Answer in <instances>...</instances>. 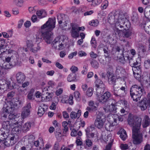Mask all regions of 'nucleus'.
<instances>
[{
  "instance_id": "obj_1",
  "label": "nucleus",
  "mask_w": 150,
  "mask_h": 150,
  "mask_svg": "<svg viewBox=\"0 0 150 150\" xmlns=\"http://www.w3.org/2000/svg\"><path fill=\"white\" fill-rule=\"evenodd\" d=\"M55 18H50L41 27L42 36L47 44L51 43L53 40L51 31L55 27Z\"/></svg>"
},
{
  "instance_id": "obj_2",
  "label": "nucleus",
  "mask_w": 150,
  "mask_h": 150,
  "mask_svg": "<svg viewBox=\"0 0 150 150\" xmlns=\"http://www.w3.org/2000/svg\"><path fill=\"white\" fill-rule=\"evenodd\" d=\"M142 119L136 117L131 114L129 115L127 119L128 124L132 127V138L134 141H142V134H139L141 125Z\"/></svg>"
},
{
  "instance_id": "obj_3",
  "label": "nucleus",
  "mask_w": 150,
  "mask_h": 150,
  "mask_svg": "<svg viewBox=\"0 0 150 150\" xmlns=\"http://www.w3.org/2000/svg\"><path fill=\"white\" fill-rule=\"evenodd\" d=\"M16 64V60L11 57L6 58L5 60H0V65H1L3 68L5 69H11Z\"/></svg>"
},
{
  "instance_id": "obj_4",
  "label": "nucleus",
  "mask_w": 150,
  "mask_h": 150,
  "mask_svg": "<svg viewBox=\"0 0 150 150\" xmlns=\"http://www.w3.org/2000/svg\"><path fill=\"white\" fill-rule=\"evenodd\" d=\"M106 120V115L102 112H99L97 115L94 122L95 127L99 129L103 128Z\"/></svg>"
},
{
  "instance_id": "obj_5",
  "label": "nucleus",
  "mask_w": 150,
  "mask_h": 150,
  "mask_svg": "<svg viewBox=\"0 0 150 150\" xmlns=\"http://www.w3.org/2000/svg\"><path fill=\"white\" fill-rule=\"evenodd\" d=\"M110 102L111 103V104L109 105H105L103 108L104 110L106 112H109L111 114H114L116 112L117 108L116 107V102L115 100L111 99ZM109 104L110 103H109Z\"/></svg>"
},
{
  "instance_id": "obj_6",
  "label": "nucleus",
  "mask_w": 150,
  "mask_h": 150,
  "mask_svg": "<svg viewBox=\"0 0 150 150\" xmlns=\"http://www.w3.org/2000/svg\"><path fill=\"white\" fill-rule=\"evenodd\" d=\"M13 123L12 122L8 121H4L2 122V128L0 130L4 132V134L8 136L9 131L11 129V128H13Z\"/></svg>"
},
{
  "instance_id": "obj_7",
  "label": "nucleus",
  "mask_w": 150,
  "mask_h": 150,
  "mask_svg": "<svg viewBox=\"0 0 150 150\" xmlns=\"http://www.w3.org/2000/svg\"><path fill=\"white\" fill-rule=\"evenodd\" d=\"M113 94L117 96L123 97L126 94L125 88L124 86H118L115 84L114 86Z\"/></svg>"
},
{
  "instance_id": "obj_8",
  "label": "nucleus",
  "mask_w": 150,
  "mask_h": 150,
  "mask_svg": "<svg viewBox=\"0 0 150 150\" xmlns=\"http://www.w3.org/2000/svg\"><path fill=\"white\" fill-rule=\"evenodd\" d=\"M17 105L11 101H9L4 105L3 111L6 113L12 112L17 107Z\"/></svg>"
},
{
  "instance_id": "obj_9",
  "label": "nucleus",
  "mask_w": 150,
  "mask_h": 150,
  "mask_svg": "<svg viewBox=\"0 0 150 150\" xmlns=\"http://www.w3.org/2000/svg\"><path fill=\"white\" fill-rule=\"evenodd\" d=\"M100 94H99L98 95H97L96 94V96L97 97V99L99 102L101 103H104L107 101L111 99H109L111 95L110 93L109 92H106L104 94L100 96Z\"/></svg>"
},
{
  "instance_id": "obj_10",
  "label": "nucleus",
  "mask_w": 150,
  "mask_h": 150,
  "mask_svg": "<svg viewBox=\"0 0 150 150\" xmlns=\"http://www.w3.org/2000/svg\"><path fill=\"white\" fill-rule=\"evenodd\" d=\"M31 108L30 103H28L23 108L21 113V117L23 119L25 118L30 115Z\"/></svg>"
},
{
  "instance_id": "obj_11",
  "label": "nucleus",
  "mask_w": 150,
  "mask_h": 150,
  "mask_svg": "<svg viewBox=\"0 0 150 150\" xmlns=\"http://www.w3.org/2000/svg\"><path fill=\"white\" fill-rule=\"evenodd\" d=\"M64 37L63 36H62L60 38L57 37L53 42L52 41V45L54 48L58 50L63 48L64 44L62 43V42H61L60 41L62 38H63ZM61 40L62 41V40Z\"/></svg>"
},
{
  "instance_id": "obj_12",
  "label": "nucleus",
  "mask_w": 150,
  "mask_h": 150,
  "mask_svg": "<svg viewBox=\"0 0 150 150\" xmlns=\"http://www.w3.org/2000/svg\"><path fill=\"white\" fill-rule=\"evenodd\" d=\"M95 83L96 86L97 87L96 91L97 95H98L104 91L105 85L103 82L100 79H97L96 80Z\"/></svg>"
},
{
  "instance_id": "obj_13",
  "label": "nucleus",
  "mask_w": 150,
  "mask_h": 150,
  "mask_svg": "<svg viewBox=\"0 0 150 150\" xmlns=\"http://www.w3.org/2000/svg\"><path fill=\"white\" fill-rule=\"evenodd\" d=\"M13 88L9 82H6L5 80H0V90L4 92L7 89H11Z\"/></svg>"
},
{
  "instance_id": "obj_14",
  "label": "nucleus",
  "mask_w": 150,
  "mask_h": 150,
  "mask_svg": "<svg viewBox=\"0 0 150 150\" xmlns=\"http://www.w3.org/2000/svg\"><path fill=\"white\" fill-rule=\"evenodd\" d=\"M143 89L139 86L137 85H133L130 90V93L134 94L142 95Z\"/></svg>"
},
{
  "instance_id": "obj_15",
  "label": "nucleus",
  "mask_w": 150,
  "mask_h": 150,
  "mask_svg": "<svg viewBox=\"0 0 150 150\" xmlns=\"http://www.w3.org/2000/svg\"><path fill=\"white\" fill-rule=\"evenodd\" d=\"M137 106L139 107L142 111L145 110L148 107H150L149 105L144 99L139 102L137 103Z\"/></svg>"
},
{
  "instance_id": "obj_16",
  "label": "nucleus",
  "mask_w": 150,
  "mask_h": 150,
  "mask_svg": "<svg viewBox=\"0 0 150 150\" xmlns=\"http://www.w3.org/2000/svg\"><path fill=\"white\" fill-rule=\"evenodd\" d=\"M116 120V119H114V121H108V122L106 124L105 126V128L107 131H112L114 126L117 125Z\"/></svg>"
},
{
  "instance_id": "obj_17",
  "label": "nucleus",
  "mask_w": 150,
  "mask_h": 150,
  "mask_svg": "<svg viewBox=\"0 0 150 150\" xmlns=\"http://www.w3.org/2000/svg\"><path fill=\"white\" fill-rule=\"evenodd\" d=\"M13 128L11 129L13 132H19L21 130L22 123L21 122H18L17 121L13 124Z\"/></svg>"
},
{
  "instance_id": "obj_18",
  "label": "nucleus",
  "mask_w": 150,
  "mask_h": 150,
  "mask_svg": "<svg viewBox=\"0 0 150 150\" xmlns=\"http://www.w3.org/2000/svg\"><path fill=\"white\" fill-rule=\"evenodd\" d=\"M25 76L24 74L21 72H19L16 74V79L17 82L18 83H23L25 81Z\"/></svg>"
},
{
  "instance_id": "obj_19",
  "label": "nucleus",
  "mask_w": 150,
  "mask_h": 150,
  "mask_svg": "<svg viewBox=\"0 0 150 150\" xmlns=\"http://www.w3.org/2000/svg\"><path fill=\"white\" fill-rule=\"evenodd\" d=\"M72 29L71 31V35L73 38H76L79 36V33L76 28L74 24L70 23Z\"/></svg>"
},
{
  "instance_id": "obj_20",
  "label": "nucleus",
  "mask_w": 150,
  "mask_h": 150,
  "mask_svg": "<svg viewBox=\"0 0 150 150\" xmlns=\"http://www.w3.org/2000/svg\"><path fill=\"white\" fill-rule=\"evenodd\" d=\"M47 109V106L45 104H41L38 108V114L40 117L42 116Z\"/></svg>"
},
{
  "instance_id": "obj_21",
  "label": "nucleus",
  "mask_w": 150,
  "mask_h": 150,
  "mask_svg": "<svg viewBox=\"0 0 150 150\" xmlns=\"http://www.w3.org/2000/svg\"><path fill=\"white\" fill-rule=\"evenodd\" d=\"M14 141H0V150H1L5 146H9L15 144Z\"/></svg>"
},
{
  "instance_id": "obj_22",
  "label": "nucleus",
  "mask_w": 150,
  "mask_h": 150,
  "mask_svg": "<svg viewBox=\"0 0 150 150\" xmlns=\"http://www.w3.org/2000/svg\"><path fill=\"white\" fill-rule=\"evenodd\" d=\"M88 105L90 107H88L86 109L88 111L92 112L96 111L97 108L94 105V103L93 101L91 100L88 102Z\"/></svg>"
},
{
  "instance_id": "obj_23",
  "label": "nucleus",
  "mask_w": 150,
  "mask_h": 150,
  "mask_svg": "<svg viewBox=\"0 0 150 150\" xmlns=\"http://www.w3.org/2000/svg\"><path fill=\"white\" fill-rule=\"evenodd\" d=\"M36 14L38 18L40 19L45 18L47 16L46 12L43 9L37 11L36 12Z\"/></svg>"
},
{
  "instance_id": "obj_24",
  "label": "nucleus",
  "mask_w": 150,
  "mask_h": 150,
  "mask_svg": "<svg viewBox=\"0 0 150 150\" xmlns=\"http://www.w3.org/2000/svg\"><path fill=\"white\" fill-rule=\"evenodd\" d=\"M141 67L140 65H138L137 67H133L132 70L133 74H137V77H140L141 73Z\"/></svg>"
},
{
  "instance_id": "obj_25",
  "label": "nucleus",
  "mask_w": 150,
  "mask_h": 150,
  "mask_svg": "<svg viewBox=\"0 0 150 150\" xmlns=\"http://www.w3.org/2000/svg\"><path fill=\"white\" fill-rule=\"evenodd\" d=\"M86 135L87 139L86 141H91V140H98V136L97 134L93 133H91Z\"/></svg>"
},
{
  "instance_id": "obj_26",
  "label": "nucleus",
  "mask_w": 150,
  "mask_h": 150,
  "mask_svg": "<svg viewBox=\"0 0 150 150\" xmlns=\"http://www.w3.org/2000/svg\"><path fill=\"white\" fill-rule=\"evenodd\" d=\"M108 83L111 85L114 84L115 82L116 78L110 72L108 73Z\"/></svg>"
},
{
  "instance_id": "obj_27",
  "label": "nucleus",
  "mask_w": 150,
  "mask_h": 150,
  "mask_svg": "<svg viewBox=\"0 0 150 150\" xmlns=\"http://www.w3.org/2000/svg\"><path fill=\"white\" fill-rule=\"evenodd\" d=\"M81 111L79 110L76 113L74 111H72L70 114V117L72 119H75L77 117L79 118L81 115Z\"/></svg>"
},
{
  "instance_id": "obj_28",
  "label": "nucleus",
  "mask_w": 150,
  "mask_h": 150,
  "mask_svg": "<svg viewBox=\"0 0 150 150\" xmlns=\"http://www.w3.org/2000/svg\"><path fill=\"white\" fill-rule=\"evenodd\" d=\"M76 74L71 73L67 77V80L69 82L76 81Z\"/></svg>"
},
{
  "instance_id": "obj_29",
  "label": "nucleus",
  "mask_w": 150,
  "mask_h": 150,
  "mask_svg": "<svg viewBox=\"0 0 150 150\" xmlns=\"http://www.w3.org/2000/svg\"><path fill=\"white\" fill-rule=\"evenodd\" d=\"M150 123V119L147 115H145L144 118L142 126L143 127H146L148 126Z\"/></svg>"
},
{
  "instance_id": "obj_30",
  "label": "nucleus",
  "mask_w": 150,
  "mask_h": 150,
  "mask_svg": "<svg viewBox=\"0 0 150 150\" xmlns=\"http://www.w3.org/2000/svg\"><path fill=\"white\" fill-rule=\"evenodd\" d=\"M120 137L122 140H125L127 137L126 131L123 128L121 129L119 131Z\"/></svg>"
},
{
  "instance_id": "obj_31",
  "label": "nucleus",
  "mask_w": 150,
  "mask_h": 150,
  "mask_svg": "<svg viewBox=\"0 0 150 150\" xmlns=\"http://www.w3.org/2000/svg\"><path fill=\"white\" fill-rule=\"evenodd\" d=\"M31 126V123L29 122H27L23 126L22 130L23 132H26L30 129Z\"/></svg>"
},
{
  "instance_id": "obj_32",
  "label": "nucleus",
  "mask_w": 150,
  "mask_h": 150,
  "mask_svg": "<svg viewBox=\"0 0 150 150\" xmlns=\"http://www.w3.org/2000/svg\"><path fill=\"white\" fill-rule=\"evenodd\" d=\"M41 47L40 46L39 43H34V45L30 49V50L33 53H36L37 52L40 50Z\"/></svg>"
},
{
  "instance_id": "obj_33",
  "label": "nucleus",
  "mask_w": 150,
  "mask_h": 150,
  "mask_svg": "<svg viewBox=\"0 0 150 150\" xmlns=\"http://www.w3.org/2000/svg\"><path fill=\"white\" fill-rule=\"evenodd\" d=\"M125 72V70L121 67L117 66L116 68V74L117 75L122 76Z\"/></svg>"
},
{
  "instance_id": "obj_34",
  "label": "nucleus",
  "mask_w": 150,
  "mask_h": 150,
  "mask_svg": "<svg viewBox=\"0 0 150 150\" xmlns=\"http://www.w3.org/2000/svg\"><path fill=\"white\" fill-rule=\"evenodd\" d=\"M123 57L126 60H127L129 61V63L130 64L132 65V64H133V67H137L138 66L137 65H138V63L137 62V61L136 62H133V59L131 58L130 59V57L128 55L125 57L123 56Z\"/></svg>"
},
{
  "instance_id": "obj_35",
  "label": "nucleus",
  "mask_w": 150,
  "mask_h": 150,
  "mask_svg": "<svg viewBox=\"0 0 150 150\" xmlns=\"http://www.w3.org/2000/svg\"><path fill=\"white\" fill-rule=\"evenodd\" d=\"M124 19H119L118 21H116L115 23V26L117 28H119V27L120 28H123L122 23L124 22Z\"/></svg>"
},
{
  "instance_id": "obj_36",
  "label": "nucleus",
  "mask_w": 150,
  "mask_h": 150,
  "mask_svg": "<svg viewBox=\"0 0 150 150\" xmlns=\"http://www.w3.org/2000/svg\"><path fill=\"white\" fill-rule=\"evenodd\" d=\"M144 28L146 32L150 34V21L144 23Z\"/></svg>"
},
{
  "instance_id": "obj_37",
  "label": "nucleus",
  "mask_w": 150,
  "mask_h": 150,
  "mask_svg": "<svg viewBox=\"0 0 150 150\" xmlns=\"http://www.w3.org/2000/svg\"><path fill=\"white\" fill-rule=\"evenodd\" d=\"M59 101V99L58 97L55 98L54 102L52 103L50 106V108L51 109L54 110L56 108V105L58 104Z\"/></svg>"
},
{
  "instance_id": "obj_38",
  "label": "nucleus",
  "mask_w": 150,
  "mask_h": 150,
  "mask_svg": "<svg viewBox=\"0 0 150 150\" xmlns=\"http://www.w3.org/2000/svg\"><path fill=\"white\" fill-rule=\"evenodd\" d=\"M130 96L131 98L133 99L134 101L136 102L138 100H139L141 95L138 94H132V93H130Z\"/></svg>"
},
{
  "instance_id": "obj_39",
  "label": "nucleus",
  "mask_w": 150,
  "mask_h": 150,
  "mask_svg": "<svg viewBox=\"0 0 150 150\" xmlns=\"http://www.w3.org/2000/svg\"><path fill=\"white\" fill-rule=\"evenodd\" d=\"M122 19H124V22L122 23V26H123L122 28H123L125 30H126V29L129 28L130 26V23L126 19L123 18Z\"/></svg>"
},
{
  "instance_id": "obj_40",
  "label": "nucleus",
  "mask_w": 150,
  "mask_h": 150,
  "mask_svg": "<svg viewBox=\"0 0 150 150\" xmlns=\"http://www.w3.org/2000/svg\"><path fill=\"white\" fill-rule=\"evenodd\" d=\"M95 128L93 125H91L85 129L86 135L88 134L91 132L92 131L94 130Z\"/></svg>"
},
{
  "instance_id": "obj_41",
  "label": "nucleus",
  "mask_w": 150,
  "mask_h": 150,
  "mask_svg": "<svg viewBox=\"0 0 150 150\" xmlns=\"http://www.w3.org/2000/svg\"><path fill=\"white\" fill-rule=\"evenodd\" d=\"M4 133V132L0 130V141H4L8 137V136Z\"/></svg>"
},
{
  "instance_id": "obj_42",
  "label": "nucleus",
  "mask_w": 150,
  "mask_h": 150,
  "mask_svg": "<svg viewBox=\"0 0 150 150\" xmlns=\"http://www.w3.org/2000/svg\"><path fill=\"white\" fill-rule=\"evenodd\" d=\"M123 37L128 38L131 35L132 32L131 31L129 30H125L123 32Z\"/></svg>"
},
{
  "instance_id": "obj_43",
  "label": "nucleus",
  "mask_w": 150,
  "mask_h": 150,
  "mask_svg": "<svg viewBox=\"0 0 150 150\" xmlns=\"http://www.w3.org/2000/svg\"><path fill=\"white\" fill-rule=\"evenodd\" d=\"M90 63L92 67L94 68L97 69L99 67V64L95 60L92 59Z\"/></svg>"
},
{
  "instance_id": "obj_44",
  "label": "nucleus",
  "mask_w": 150,
  "mask_h": 150,
  "mask_svg": "<svg viewBox=\"0 0 150 150\" xmlns=\"http://www.w3.org/2000/svg\"><path fill=\"white\" fill-rule=\"evenodd\" d=\"M13 3L18 7H21L23 5V0H13Z\"/></svg>"
},
{
  "instance_id": "obj_45",
  "label": "nucleus",
  "mask_w": 150,
  "mask_h": 150,
  "mask_svg": "<svg viewBox=\"0 0 150 150\" xmlns=\"http://www.w3.org/2000/svg\"><path fill=\"white\" fill-rule=\"evenodd\" d=\"M108 1L107 0H105L101 5V9L102 10L105 9L108 7Z\"/></svg>"
},
{
  "instance_id": "obj_46",
  "label": "nucleus",
  "mask_w": 150,
  "mask_h": 150,
  "mask_svg": "<svg viewBox=\"0 0 150 150\" xmlns=\"http://www.w3.org/2000/svg\"><path fill=\"white\" fill-rule=\"evenodd\" d=\"M26 44L27 48L30 50L34 45V44L33 43V41L31 40H27L26 42Z\"/></svg>"
},
{
  "instance_id": "obj_47",
  "label": "nucleus",
  "mask_w": 150,
  "mask_h": 150,
  "mask_svg": "<svg viewBox=\"0 0 150 150\" xmlns=\"http://www.w3.org/2000/svg\"><path fill=\"white\" fill-rule=\"evenodd\" d=\"M50 88V86L48 87H45L42 89V96H44L46 94L47 95L48 94L50 93V92L48 88Z\"/></svg>"
},
{
  "instance_id": "obj_48",
  "label": "nucleus",
  "mask_w": 150,
  "mask_h": 150,
  "mask_svg": "<svg viewBox=\"0 0 150 150\" xmlns=\"http://www.w3.org/2000/svg\"><path fill=\"white\" fill-rule=\"evenodd\" d=\"M144 66L146 69H150V59H148L145 60L144 63Z\"/></svg>"
},
{
  "instance_id": "obj_49",
  "label": "nucleus",
  "mask_w": 150,
  "mask_h": 150,
  "mask_svg": "<svg viewBox=\"0 0 150 150\" xmlns=\"http://www.w3.org/2000/svg\"><path fill=\"white\" fill-rule=\"evenodd\" d=\"M115 17L114 15H110L108 19V22L111 24H113L115 21Z\"/></svg>"
},
{
  "instance_id": "obj_50",
  "label": "nucleus",
  "mask_w": 150,
  "mask_h": 150,
  "mask_svg": "<svg viewBox=\"0 0 150 150\" xmlns=\"http://www.w3.org/2000/svg\"><path fill=\"white\" fill-rule=\"evenodd\" d=\"M51 95V93H50L48 94L47 95L46 94L44 96H42V98H44V100L45 101H49L51 100L52 98Z\"/></svg>"
},
{
  "instance_id": "obj_51",
  "label": "nucleus",
  "mask_w": 150,
  "mask_h": 150,
  "mask_svg": "<svg viewBox=\"0 0 150 150\" xmlns=\"http://www.w3.org/2000/svg\"><path fill=\"white\" fill-rule=\"evenodd\" d=\"M68 124V123L66 121H63L62 122V126L64 127L63 129V132H67L69 129V128L68 127H67V125Z\"/></svg>"
},
{
  "instance_id": "obj_52",
  "label": "nucleus",
  "mask_w": 150,
  "mask_h": 150,
  "mask_svg": "<svg viewBox=\"0 0 150 150\" xmlns=\"http://www.w3.org/2000/svg\"><path fill=\"white\" fill-rule=\"evenodd\" d=\"M35 139V137L33 135H27L24 137V141L33 140Z\"/></svg>"
},
{
  "instance_id": "obj_53",
  "label": "nucleus",
  "mask_w": 150,
  "mask_h": 150,
  "mask_svg": "<svg viewBox=\"0 0 150 150\" xmlns=\"http://www.w3.org/2000/svg\"><path fill=\"white\" fill-rule=\"evenodd\" d=\"M117 119L116 121L118 120L120 122H122L123 120V118L121 116H118L117 115H113V118H112V119L114 120V119Z\"/></svg>"
},
{
  "instance_id": "obj_54",
  "label": "nucleus",
  "mask_w": 150,
  "mask_h": 150,
  "mask_svg": "<svg viewBox=\"0 0 150 150\" xmlns=\"http://www.w3.org/2000/svg\"><path fill=\"white\" fill-rule=\"evenodd\" d=\"M99 22L97 20H94L91 21L90 22V25L93 26H96L99 24Z\"/></svg>"
},
{
  "instance_id": "obj_55",
  "label": "nucleus",
  "mask_w": 150,
  "mask_h": 150,
  "mask_svg": "<svg viewBox=\"0 0 150 150\" xmlns=\"http://www.w3.org/2000/svg\"><path fill=\"white\" fill-rule=\"evenodd\" d=\"M93 89L92 88H89L86 91V95L88 97H91L93 94Z\"/></svg>"
},
{
  "instance_id": "obj_56",
  "label": "nucleus",
  "mask_w": 150,
  "mask_h": 150,
  "mask_svg": "<svg viewBox=\"0 0 150 150\" xmlns=\"http://www.w3.org/2000/svg\"><path fill=\"white\" fill-rule=\"evenodd\" d=\"M98 16L100 18H104L106 16V14L103 11L101 10L98 12Z\"/></svg>"
},
{
  "instance_id": "obj_57",
  "label": "nucleus",
  "mask_w": 150,
  "mask_h": 150,
  "mask_svg": "<svg viewBox=\"0 0 150 150\" xmlns=\"http://www.w3.org/2000/svg\"><path fill=\"white\" fill-rule=\"evenodd\" d=\"M103 0H94L92 2V5L95 6L100 4Z\"/></svg>"
},
{
  "instance_id": "obj_58",
  "label": "nucleus",
  "mask_w": 150,
  "mask_h": 150,
  "mask_svg": "<svg viewBox=\"0 0 150 150\" xmlns=\"http://www.w3.org/2000/svg\"><path fill=\"white\" fill-rule=\"evenodd\" d=\"M70 70L72 72L71 73H75L78 71V68L75 66H72L70 68Z\"/></svg>"
},
{
  "instance_id": "obj_59",
  "label": "nucleus",
  "mask_w": 150,
  "mask_h": 150,
  "mask_svg": "<svg viewBox=\"0 0 150 150\" xmlns=\"http://www.w3.org/2000/svg\"><path fill=\"white\" fill-rule=\"evenodd\" d=\"M149 11H146V10H144V15L146 18L150 19V6H149Z\"/></svg>"
},
{
  "instance_id": "obj_60",
  "label": "nucleus",
  "mask_w": 150,
  "mask_h": 150,
  "mask_svg": "<svg viewBox=\"0 0 150 150\" xmlns=\"http://www.w3.org/2000/svg\"><path fill=\"white\" fill-rule=\"evenodd\" d=\"M91 43L92 47L96 48V42L95 38H92L91 40Z\"/></svg>"
},
{
  "instance_id": "obj_61",
  "label": "nucleus",
  "mask_w": 150,
  "mask_h": 150,
  "mask_svg": "<svg viewBox=\"0 0 150 150\" xmlns=\"http://www.w3.org/2000/svg\"><path fill=\"white\" fill-rule=\"evenodd\" d=\"M63 15L59 14L57 16V18L59 24H61L62 22Z\"/></svg>"
},
{
  "instance_id": "obj_62",
  "label": "nucleus",
  "mask_w": 150,
  "mask_h": 150,
  "mask_svg": "<svg viewBox=\"0 0 150 150\" xmlns=\"http://www.w3.org/2000/svg\"><path fill=\"white\" fill-rule=\"evenodd\" d=\"M63 89L62 88H59L55 92V94L57 96H59L62 93Z\"/></svg>"
},
{
  "instance_id": "obj_63",
  "label": "nucleus",
  "mask_w": 150,
  "mask_h": 150,
  "mask_svg": "<svg viewBox=\"0 0 150 150\" xmlns=\"http://www.w3.org/2000/svg\"><path fill=\"white\" fill-rule=\"evenodd\" d=\"M77 53L76 51L71 53L68 56L69 58V59H72L74 56H76L77 55Z\"/></svg>"
},
{
  "instance_id": "obj_64",
  "label": "nucleus",
  "mask_w": 150,
  "mask_h": 150,
  "mask_svg": "<svg viewBox=\"0 0 150 150\" xmlns=\"http://www.w3.org/2000/svg\"><path fill=\"white\" fill-rule=\"evenodd\" d=\"M8 119L10 120H13L17 119L16 116L14 114H10L8 116Z\"/></svg>"
}]
</instances>
